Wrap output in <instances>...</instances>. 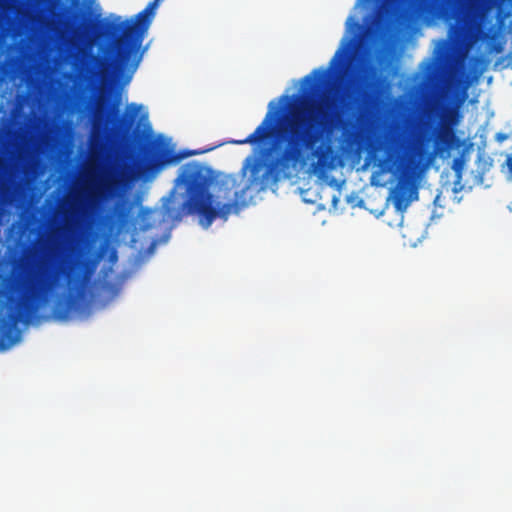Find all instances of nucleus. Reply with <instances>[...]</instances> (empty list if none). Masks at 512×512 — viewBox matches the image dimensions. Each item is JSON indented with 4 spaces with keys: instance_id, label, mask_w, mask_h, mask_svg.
Returning a JSON list of instances; mask_svg holds the SVG:
<instances>
[{
    "instance_id": "4be33fe9",
    "label": "nucleus",
    "mask_w": 512,
    "mask_h": 512,
    "mask_svg": "<svg viewBox=\"0 0 512 512\" xmlns=\"http://www.w3.org/2000/svg\"><path fill=\"white\" fill-rule=\"evenodd\" d=\"M453 160H455V161L464 160V158L463 157H455Z\"/></svg>"
},
{
    "instance_id": "9d476101",
    "label": "nucleus",
    "mask_w": 512,
    "mask_h": 512,
    "mask_svg": "<svg viewBox=\"0 0 512 512\" xmlns=\"http://www.w3.org/2000/svg\"><path fill=\"white\" fill-rule=\"evenodd\" d=\"M179 162H0V168L117 167L136 168L143 181L152 180L165 167Z\"/></svg>"
},
{
    "instance_id": "f257e3e1",
    "label": "nucleus",
    "mask_w": 512,
    "mask_h": 512,
    "mask_svg": "<svg viewBox=\"0 0 512 512\" xmlns=\"http://www.w3.org/2000/svg\"><path fill=\"white\" fill-rule=\"evenodd\" d=\"M435 162H243L237 174L224 176L221 190L231 202L213 206L210 187L215 181L214 172L208 168V227L217 219L226 220L255 202L259 193L276 192L287 182L305 203L323 200L322 190L333 188L332 207L336 208L341 188L347 178L356 172H370L371 186L386 188L387 201L398 212H404L419 199V192L428 181V173Z\"/></svg>"
},
{
    "instance_id": "39448f33",
    "label": "nucleus",
    "mask_w": 512,
    "mask_h": 512,
    "mask_svg": "<svg viewBox=\"0 0 512 512\" xmlns=\"http://www.w3.org/2000/svg\"><path fill=\"white\" fill-rule=\"evenodd\" d=\"M161 1H151L131 19L122 20L121 16L111 15L98 21L97 34L105 38L108 44L100 47L102 56H92L97 64L94 74L109 76L120 85L132 80L143 57L141 47L144 37Z\"/></svg>"
},
{
    "instance_id": "dca6fc26",
    "label": "nucleus",
    "mask_w": 512,
    "mask_h": 512,
    "mask_svg": "<svg viewBox=\"0 0 512 512\" xmlns=\"http://www.w3.org/2000/svg\"><path fill=\"white\" fill-rule=\"evenodd\" d=\"M342 55H343V48H340L336 51L334 57L330 61V69H332L337 64L338 60L342 57Z\"/></svg>"
},
{
    "instance_id": "9b49d317",
    "label": "nucleus",
    "mask_w": 512,
    "mask_h": 512,
    "mask_svg": "<svg viewBox=\"0 0 512 512\" xmlns=\"http://www.w3.org/2000/svg\"><path fill=\"white\" fill-rule=\"evenodd\" d=\"M379 82L378 67L372 63H364L361 67L360 85L356 100L359 108L358 121L366 122L373 117L378 100Z\"/></svg>"
},
{
    "instance_id": "aec40b11",
    "label": "nucleus",
    "mask_w": 512,
    "mask_h": 512,
    "mask_svg": "<svg viewBox=\"0 0 512 512\" xmlns=\"http://www.w3.org/2000/svg\"><path fill=\"white\" fill-rule=\"evenodd\" d=\"M498 138H499L500 140H503V139H506V138H507V135H505V134H499V135H498Z\"/></svg>"
},
{
    "instance_id": "0eeeda50",
    "label": "nucleus",
    "mask_w": 512,
    "mask_h": 512,
    "mask_svg": "<svg viewBox=\"0 0 512 512\" xmlns=\"http://www.w3.org/2000/svg\"><path fill=\"white\" fill-rule=\"evenodd\" d=\"M461 115L454 107H448L442 113L440 121L435 125H426L420 130L417 142L422 151L430 152L426 158L414 156H387L377 158L367 155L364 160H435V157L442 159L449 158L452 151L462 146L461 139L457 136L456 126L459 124Z\"/></svg>"
},
{
    "instance_id": "412c9836",
    "label": "nucleus",
    "mask_w": 512,
    "mask_h": 512,
    "mask_svg": "<svg viewBox=\"0 0 512 512\" xmlns=\"http://www.w3.org/2000/svg\"><path fill=\"white\" fill-rule=\"evenodd\" d=\"M75 282H76V287H78V285L80 284V278H79V277H77V278H76V280H75Z\"/></svg>"
},
{
    "instance_id": "4468645a",
    "label": "nucleus",
    "mask_w": 512,
    "mask_h": 512,
    "mask_svg": "<svg viewBox=\"0 0 512 512\" xmlns=\"http://www.w3.org/2000/svg\"><path fill=\"white\" fill-rule=\"evenodd\" d=\"M346 202L351 208H364L371 212H376L377 209H373L369 206V199H363L357 192H352L346 196Z\"/></svg>"
},
{
    "instance_id": "2eb2a0df",
    "label": "nucleus",
    "mask_w": 512,
    "mask_h": 512,
    "mask_svg": "<svg viewBox=\"0 0 512 512\" xmlns=\"http://www.w3.org/2000/svg\"><path fill=\"white\" fill-rule=\"evenodd\" d=\"M501 170L506 174L508 180H512V162H503Z\"/></svg>"
},
{
    "instance_id": "20e7f679",
    "label": "nucleus",
    "mask_w": 512,
    "mask_h": 512,
    "mask_svg": "<svg viewBox=\"0 0 512 512\" xmlns=\"http://www.w3.org/2000/svg\"><path fill=\"white\" fill-rule=\"evenodd\" d=\"M141 106L128 104L122 115L115 105L97 102L88 137L87 156H2L0 160H184L212 151L220 145L177 149L172 137L155 133Z\"/></svg>"
},
{
    "instance_id": "6ab92c4d",
    "label": "nucleus",
    "mask_w": 512,
    "mask_h": 512,
    "mask_svg": "<svg viewBox=\"0 0 512 512\" xmlns=\"http://www.w3.org/2000/svg\"><path fill=\"white\" fill-rule=\"evenodd\" d=\"M280 102L287 103L289 101V97L287 95H282L279 99Z\"/></svg>"
},
{
    "instance_id": "1a4fd4ad",
    "label": "nucleus",
    "mask_w": 512,
    "mask_h": 512,
    "mask_svg": "<svg viewBox=\"0 0 512 512\" xmlns=\"http://www.w3.org/2000/svg\"><path fill=\"white\" fill-rule=\"evenodd\" d=\"M424 11L435 19L452 21L449 37L457 42H464L472 31V21L466 11L463 0H425Z\"/></svg>"
},
{
    "instance_id": "f8f14e48",
    "label": "nucleus",
    "mask_w": 512,
    "mask_h": 512,
    "mask_svg": "<svg viewBox=\"0 0 512 512\" xmlns=\"http://www.w3.org/2000/svg\"><path fill=\"white\" fill-rule=\"evenodd\" d=\"M55 39L61 44L75 47L76 44L86 36L83 23L65 20L60 25L53 26Z\"/></svg>"
},
{
    "instance_id": "5701e85b",
    "label": "nucleus",
    "mask_w": 512,
    "mask_h": 512,
    "mask_svg": "<svg viewBox=\"0 0 512 512\" xmlns=\"http://www.w3.org/2000/svg\"><path fill=\"white\" fill-rule=\"evenodd\" d=\"M353 160H361V157L358 156V157L354 158Z\"/></svg>"
},
{
    "instance_id": "7ed1b4c3",
    "label": "nucleus",
    "mask_w": 512,
    "mask_h": 512,
    "mask_svg": "<svg viewBox=\"0 0 512 512\" xmlns=\"http://www.w3.org/2000/svg\"><path fill=\"white\" fill-rule=\"evenodd\" d=\"M69 223L57 226L39 238L33 249L15 266L9 290L0 291V348L8 349L18 340L16 325L29 323L46 306L72 275L66 267Z\"/></svg>"
},
{
    "instance_id": "f03ea898",
    "label": "nucleus",
    "mask_w": 512,
    "mask_h": 512,
    "mask_svg": "<svg viewBox=\"0 0 512 512\" xmlns=\"http://www.w3.org/2000/svg\"><path fill=\"white\" fill-rule=\"evenodd\" d=\"M328 69L317 68L302 79L301 101L293 106L278 126L282 109L271 101L268 111L256 129L235 144H250L252 153L244 160H310L303 156L326 134L351 126L345 116L348 105L339 108L327 97L317 101L312 97L327 83Z\"/></svg>"
},
{
    "instance_id": "b1692460",
    "label": "nucleus",
    "mask_w": 512,
    "mask_h": 512,
    "mask_svg": "<svg viewBox=\"0 0 512 512\" xmlns=\"http://www.w3.org/2000/svg\"><path fill=\"white\" fill-rule=\"evenodd\" d=\"M72 56H73V55L69 53V54L67 55V58H70V57H72Z\"/></svg>"
},
{
    "instance_id": "423d86ee",
    "label": "nucleus",
    "mask_w": 512,
    "mask_h": 512,
    "mask_svg": "<svg viewBox=\"0 0 512 512\" xmlns=\"http://www.w3.org/2000/svg\"><path fill=\"white\" fill-rule=\"evenodd\" d=\"M77 78L74 72L64 71L61 77L54 81L55 86L51 94L55 102L56 116L44 125V135L53 144L67 142L75 128L72 117L77 114L82 120L91 110V99L77 92L74 85H70L71 82L75 83Z\"/></svg>"
},
{
    "instance_id": "6e6552de",
    "label": "nucleus",
    "mask_w": 512,
    "mask_h": 512,
    "mask_svg": "<svg viewBox=\"0 0 512 512\" xmlns=\"http://www.w3.org/2000/svg\"><path fill=\"white\" fill-rule=\"evenodd\" d=\"M493 162H451L440 175V192L434 202L439 203L443 194H450L455 203H460L462 192L469 193L474 187H489L485 174Z\"/></svg>"
},
{
    "instance_id": "f3484780",
    "label": "nucleus",
    "mask_w": 512,
    "mask_h": 512,
    "mask_svg": "<svg viewBox=\"0 0 512 512\" xmlns=\"http://www.w3.org/2000/svg\"><path fill=\"white\" fill-rule=\"evenodd\" d=\"M317 160L322 161V160H345V159L342 156L327 157L324 155H320L317 157Z\"/></svg>"
},
{
    "instance_id": "a211bd4d",
    "label": "nucleus",
    "mask_w": 512,
    "mask_h": 512,
    "mask_svg": "<svg viewBox=\"0 0 512 512\" xmlns=\"http://www.w3.org/2000/svg\"><path fill=\"white\" fill-rule=\"evenodd\" d=\"M73 66H74L75 70L78 72H82L84 70L83 67L78 64V61H75L73 63Z\"/></svg>"
},
{
    "instance_id": "ddd939ff",
    "label": "nucleus",
    "mask_w": 512,
    "mask_h": 512,
    "mask_svg": "<svg viewBox=\"0 0 512 512\" xmlns=\"http://www.w3.org/2000/svg\"><path fill=\"white\" fill-rule=\"evenodd\" d=\"M80 308V301L77 294L68 293L59 296L52 310V315L58 320H67L71 314Z\"/></svg>"
}]
</instances>
